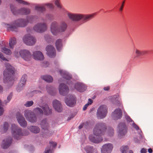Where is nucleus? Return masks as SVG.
<instances>
[{"label":"nucleus","instance_id":"1","mask_svg":"<svg viewBox=\"0 0 153 153\" xmlns=\"http://www.w3.org/2000/svg\"><path fill=\"white\" fill-rule=\"evenodd\" d=\"M54 4L57 7L62 9V11L66 13L69 18L73 21L78 22L82 20L83 23H86L92 19L95 16L96 13L83 14L79 13H71L64 8L60 3V0H54Z\"/></svg>","mask_w":153,"mask_h":153},{"label":"nucleus","instance_id":"2","mask_svg":"<svg viewBox=\"0 0 153 153\" xmlns=\"http://www.w3.org/2000/svg\"><path fill=\"white\" fill-rule=\"evenodd\" d=\"M106 129V127L104 123H97L94 129V135H91L89 136L90 140L95 143L100 142L102 140V138L101 136L105 134Z\"/></svg>","mask_w":153,"mask_h":153},{"label":"nucleus","instance_id":"3","mask_svg":"<svg viewBox=\"0 0 153 153\" xmlns=\"http://www.w3.org/2000/svg\"><path fill=\"white\" fill-rule=\"evenodd\" d=\"M35 16H31L28 17L27 19L21 18L15 21L13 25H7V29L12 31H17L18 27H24L26 26L29 22H31L35 19Z\"/></svg>","mask_w":153,"mask_h":153},{"label":"nucleus","instance_id":"4","mask_svg":"<svg viewBox=\"0 0 153 153\" xmlns=\"http://www.w3.org/2000/svg\"><path fill=\"white\" fill-rule=\"evenodd\" d=\"M34 112L29 110H26L24 111V116L26 119L32 123H34L36 121V117L35 114L37 115L42 116L43 111L39 108H35L33 110Z\"/></svg>","mask_w":153,"mask_h":153},{"label":"nucleus","instance_id":"5","mask_svg":"<svg viewBox=\"0 0 153 153\" xmlns=\"http://www.w3.org/2000/svg\"><path fill=\"white\" fill-rule=\"evenodd\" d=\"M11 128L13 137L16 139H19L22 136L27 135L29 134L28 131L26 130L22 131L21 128L14 124L12 125Z\"/></svg>","mask_w":153,"mask_h":153},{"label":"nucleus","instance_id":"6","mask_svg":"<svg viewBox=\"0 0 153 153\" xmlns=\"http://www.w3.org/2000/svg\"><path fill=\"white\" fill-rule=\"evenodd\" d=\"M5 65L6 69L4 71L3 73L4 81V82H7L8 83L12 82L14 79V71L9 64L7 63Z\"/></svg>","mask_w":153,"mask_h":153},{"label":"nucleus","instance_id":"7","mask_svg":"<svg viewBox=\"0 0 153 153\" xmlns=\"http://www.w3.org/2000/svg\"><path fill=\"white\" fill-rule=\"evenodd\" d=\"M10 7L11 11L14 15L18 14L22 15H27L30 12V10L29 8H22L17 10L16 8L12 4L10 5Z\"/></svg>","mask_w":153,"mask_h":153},{"label":"nucleus","instance_id":"8","mask_svg":"<svg viewBox=\"0 0 153 153\" xmlns=\"http://www.w3.org/2000/svg\"><path fill=\"white\" fill-rule=\"evenodd\" d=\"M107 113V108L105 105L100 106L97 109V116L99 119L104 118L106 116Z\"/></svg>","mask_w":153,"mask_h":153},{"label":"nucleus","instance_id":"9","mask_svg":"<svg viewBox=\"0 0 153 153\" xmlns=\"http://www.w3.org/2000/svg\"><path fill=\"white\" fill-rule=\"evenodd\" d=\"M35 31L39 33H42L47 29V25L45 23H38L35 25L33 27Z\"/></svg>","mask_w":153,"mask_h":153},{"label":"nucleus","instance_id":"10","mask_svg":"<svg viewBox=\"0 0 153 153\" xmlns=\"http://www.w3.org/2000/svg\"><path fill=\"white\" fill-rule=\"evenodd\" d=\"M23 40L24 42L28 45H33L36 42V39L30 34L25 35L23 38Z\"/></svg>","mask_w":153,"mask_h":153},{"label":"nucleus","instance_id":"11","mask_svg":"<svg viewBox=\"0 0 153 153\" xmlns=\"http://www.w3.org/2000/svg\"><path fill=\"white\" fill-rule=\"evenodd\" d=\"M19 54L21 57L25 60L28 61L31 59L32 54L28 50H22L19 52Z\"/></svg>","mask_w":153,"mask_h":153},{"label":"nucleus","instance_id":"12","mask_svg":"<svg viewBox=\"0 0 153 153\" xmlns=\"http://www.w3.org/2000/svg\"><path fill=\"white\" fill-rule=\"evenodd\" d=\"M66 104L70 107H73L76 103V100L75 97L72 95H68L65 99Z\"/></svg>","mask_w":153,"mask_h":153},{"label":"nucleus","instance_id":"13","mask_svg":"<svg viewBox=\"0 0 153 153\" xmlns=\"http://www.w3.org/2000/svg\"><path fill=\"white\" fill-rule=\"evenodd\" d=\"M16 118L20 126L22 127H25L27 126V122L25 119L19 112L16 114Z\"/></svg>","mask_w":153,"mask_h":153},{"label":"nucleus","instance_id":"14","mask_svg":"<svg viewBox=\"0 0 153 153\" xmlns=\"http://www.w3.org/2000/svg\"><path fill=\"white\" fill-rule=\"evenodd\" d=\"M59 91L61 95L65 96L68 93L69 91L68 87L66 85L61 83L59 86Z\"/></svg>","mask_w":153,"mask_h":153},{"label":"nucleus","instance_id":"15","mask_svg":"<svg viewBox=\"0 0 153 153\" xmlns=\"http://www.w3.org/2000/svg\"><path fill=\"white\" fill-rule=\"evenodd\" d=\"M59 24L56 21L52 22L51 25V30L52 34L56 35L58 33Z\"/></svg>","mask_w":153,"mask_h":153},{"label":"nucleus","instance_id":"16","mask_svg":"<svg viewBox=\"0 0 153 153\" xmlns=\"http://www.w3.org/2000/svg\"><path fill=\"white\" fill-rule=\"evenodd\" d=\"M46 51L48 55L51 57H53L56 55L55 50L53 47L51 45H48Z\"/></svg>","mask_w":153,"mask_h":153},{"label":"nucleus","instance_id":"17","mask_svg":"<svg viewBox=\"0 0 153 153\" xmlns=\"http://www.w3.org/2000/svg\"><path fill=\"white\" fill-rule=\"evenodd\" d=\"M53 106L55 110L59 112L62 111V105L60 102L56 100H54L53 102Z\"/></svg>","mask_w":153,"mask_h":153},{"label":"nucleus","instance_id":"18","mask_svg":"<svg viewBox=\"0 0 153 153\" xmlns=\"http://www.w3.org/2000/svg\"><path fill=\"white\" fill-rule=\"evenodd\" d=\"M122 115V112L121 110L119 108L116 109L112 114L113 118L114 120L120 118Z\"/></svg>","mask_w":153,"mask_h":153},{"label":"nucleus","instance_id":"19","mask_svg":"<svg viewBox=\"0 0 153 153\" xmlns=\"http://www.w3.org/2000/svg\"><path fill=\"white\" fill-rule=\"evenodd\" d=\"M113 146L111 143L106 144L103 145L101 149L102 153H110L111 152Z\"/></svg>","mask_w":153,"mask_h":153},{"label":"nucleus","instance_id":"20","mask_svg":"<svg viewBox=\"0 0 153 153\" xmlns=\"http://www.w3.org/2000/svg\"><path fill=\"white\" fill-rule=\"evenodd\" d=\"M75 88L79 91L83 92L86 89V87L83 83L77 82L75 85Z\"/></svg>","mask_w":153,"mask_h":153},{"label":"nucleus","instance_id":"21","mask_svg":"<svg viewBox=\"0 0 153 153\" xmlns=\"http://www.w3.org/2000/svg\"><path fill=\"white\" fill-rule=\"evenodd\" d=\"M119 136L124 135L126 133V127L124 123H121L119 125Z\"/></svg>","mask_w":153,"mask_h":153},{"label":"nucleus","instance_id":"22","mask_svg":"<svg viewBox=\"0 0 153 153\" xmlns=\"http://www.w3.org/2000/svg\"><path fill=\"white\" fill-rule=\"evenodd\" d=\"M12 141V138L9 137L7 139L4 140L1 145V147L3 149H7L11 145Z\"/></svg>","mask_w":153,"mask_h":153},{"label":"nucleus","instance_id":"23","mask_svg":"<svg viewBox=\"0 0 153 153\" xmlns=\"http://www.w3.org/2000/svg\"><path fill=\"white\" fill-rule=\"evenodd\" d=\"M41 108L43 109V114H44V115H49L52 114V110L48 105H45L41 107Z\"/></svg>","mask_w":153,"mask_h":153},{"label":"nucleus","instance_id":"24","mask_svg":"<svg viewBox=\"0 0 153 153\" xmlns=\"http://www.w3.org/2000/svg\"><path fill=\"white\" fill-rule=\"evenodd\" d=\"M33 56L34 59L36 60H42L44 59V56L42 53L39 51L33 52Z\"/></svg>","mask_w":153,"mask_h":153},{"label":"nucleus","instance_id":"25","mask_svg":"<svg viewBox=\"0 0 153 153\" xmlns=\"http://www.w3.org/2000/svg\"><path fill=\"white\" fill-rule=\"evenodd\" d=\"M59 72L61 76L64 78L68 80H70L71 78V75L67 72L62 70H60Z\"/></svg>","mask_w":153,"mask_h":153},{"label":"nucleus","instance_id":"26","mask_svg":"<svg viewBox=\"0 0 153 153\" xmlns=\"http://www.w3.org/2000/svg\"><path fill=\"white\" fill-rule=\"evenodd\" d=\"M67 28V25L66 23L64 22H61L59 27L58 33L65 31Z\"/></svg>","mask_w":153,"mask_h":153},{"label":"nucleus","instance_id":"27","mask_svg":"<svg viewBox=\"0 0 153 153\" xmlns=\"http://www.w3.org/2000/svg\"><path fill=\"white\" fill-rule=\"evenodd\" d=\"M40 125L42 128L44 130H48L49 128V123L46 119H44L41 121Z\"/></svg>","mask_w":153,"mask_h":153},{"label":"nucleus","instance_id":"28","mask_svg":"<svg viewBox=\"0 0 153 153\" xmlns=\"http://www.w3.org/2000/svg\"><path fill=\"white\" fill-rule=\"evenodd\" d=\"M28 128L31 132L35 134L39 133L40 129L39 127L36 126H31L28 127Z\"/></svg>","mask_w":153,"mask_h":153},{"label":"nucleus","instance_id":"29","mask_svg":"<svg viewBox=\"0 0 153 153\" xmlns=\"http://www.w3.org/2000/svg\"><path fill=\"white\" fill-rule=\"evenodd\" d=\"M62 40L59 39L56 40V46L58 51H60L62 47Z\"/></svg>","mask_w":153,"mask_h":153},{"label":"nucleus","instance_id":"30","mask_svg":"<svg viewBox=\"0 0 153 153\" xmlns=\"http://www.w3.org/2000/svg\"><path fill=\"white\" fill-rule=\"evenodd\" d=\"M35 9L37 11L43 12L45 11L46 9L44 4L42 5H38L35 6Z\"/></svg>","mask_w":153,"mask_h":153},{"label":"nucleus","instance_id":"31","mask_svg":"<svg viewBox=\"0 0 153 153\" xmlns=\"http://www.w3.org/2000/svg\"><path fill=\"white\" fill-rule=\"evenodd\" d=\"M41 78L46 82H51L53 81L52 77L50 75H46L42 76H41Z\"/></svg>","mask_w":153,"mask_h":153},{"label":"nucleus","instance_id":"32","mask_svg":"<svg viewBox=\"0 0 153 153\" xmlns=\"http://www.w3.org/2000/svg\"><path fill=\"white\" fill-rule=\"evenodd\" d=\"M16 43V39L14 37L11 38L9 42V44L10 48H13L14 45H15Z\"/></svg>","mask_w":153,"mask_h":153},{"label":"nucleus","instance_id":"33","mask_svg":"<svg viewBox=\"0 0 153 153\" xmlns=\"http://www.w3.org/2000/svg\"><path fill=\"white\" fill-rule=\"evenodd\" d=\"M27 78V76L26 75L24 74L22 76L20 82L21 85H22V86H25Z\"/></svg>","mask_w":153,"mask_h":153},{"label":"nucleus","instance_id":"34","mask_svg":"<svg viewBox=\"0 0 153 153\" xmlns=\"http://www.w3.org/2000/svg\"><path fill=\"white\" fill-rule=\"evenodd\" d=\"M2 51L7 55H10L11 54V51L9 49L5 47L2 48Z\"/></svg>","mask_w":153,"mask_h":153},{"label":"nucleus","instance_id":"35","mask_svg":"<svg viewBox=\"0 0 153 153\" xmlns=\"http://www.w3.org/2000/svg\"><path fill=\"white\" fill-rule=\"evenodd\" d=\"M134 51L135 53L136 54V56L134 58L135 59V58L141 56V51H140L137 49L136 48L134 49Z\"/></svg>","mask_w":153,"mask_h":153},{"label":"nucleus","instance_id":"36","mask_svg":"<svg viewBox=\"0 0 153 153\" xmlns=\"http://www.w3.org/2000/svg\"><path fill=\"white\" fill-rule=\"evenodd\" d=\"M107 134L110 136H112L114 134V131L113 128H109Z\"/></svg>","mask_w":153,"mask_h":153},{"label":"nucleus","instance_id":"37","mask_svg":"<svg viewBox=\"0 0 153 153\" xmlns=\"http://www.w3.org/2000/svg\"><path fill=\"white\" fill-rule=\"evenodd\" d=\"M9 128V125L7 122L4 123L3 126V130L4 132L7 131Z\"/></svg>","mask_w":153,"mask_h":153},{"label":"nucleus","instance_id":"38","mask_svg":"<svg viewBox=\"0 0 153 153\" xmlns=\"http://www.w3.org/2000/svg\"><path fill=\"white\" fill-rule=\"evenodd\" d=\"M46 89L48 92L51 95H53V93L52 91V88L51 86H48L46 87Z\"/></svg>","mask_w":153,"mask_h":153},{"label":"nucleus","instance_id":"39","mask_svg":"<svg viewBox=\"0 0 153 153\" xmlns=\"http://www.w3.org/2000/svg\"><path fill=\"white\" fill-rule=\"evenodd\" d=\"M33 104L32 101H27L24 104V105L26 107H29L31 106Z\"/></svg>","mask_w":153,"mask_h":153},{"label":"nucleus","instance_id":"40","mask_svg":"<svg viewBox=\"0 0 153 153\" xmlns=\"http://www.w3.org/2000/svg\"><path fill=\"white\" fill-rule=\"evenodd\" d=\"M128 149L127 146H123L121 149L122 153H127V151Z\"/></svg>","mask_w":153,"mask_h":153},{"label":"nucleus","instance_id":"41","mask_svg":"<svg viewBox=\"0 0 153 153\" xmlns=\"http://www.w3.org/2000/svg\"><path fill=\"white\" fill-rule=\"evenodd\" d=\"M25 86H22V85H20V83H19V85L17 88V91L18 92L20 91L21 90H23V87Z\"/></svg>","mask_w":153,"mask_h":153},{"label":"nucleus","instance_id":"42","mask_svg":"<svg viewBox=\"0 0 153 153\" xmlns=\"http://www.w3.org/2000/svg\"><path fill=\"white\" fill-rule=\"evenodd\" d=\"M12 94L11 93L10 94L7 96V102H6V101H4V103L6 104L7 103L9 102L10 100H11L12 97Z\"/></svg>","mask_w":153,"mask_h":153},{"label":"nucleus","instance_id":"43","mask_svg":"<svg viewBox=\"0 0 153 153\" xmlns=\"http://www.w3.org/2000/svg\"><path fill=\"white\" fill-rule=\"evenodd\" d=\"M1 105V101L0 100V116L3 114L4 112V108Z\"/></svg>","mask_w":153,"mask_h":153},{"label":"nucleus","instance_id":"44","mask_svg":"<svg viewBox=\"0 0 153 153\" xmlns=\"http://www.w3.org/2000/svg\"><path fill=\"white\" fill-rule=\"evenodd\" d=\"M16 1L19 3L22 4H23L27 5L28 4V2L22 0H16Z\"/></svg>","mask_w":153,"mask_h":153},{"label":"nucleus","instance_id":"45","mask_svg":"<svg viewBox=\"0 0 153 153\" xmlns=\"http://www.w3.org/2000/svg\"><path fill=\"white\" fill-rule=\"evenodd\" d=\"M45 6H46L48 7L51 9H53V5L51 3H47L45 4Z\"/></svg>","mask_w":153,"mask_h":153},{"label":"nucleus","instance_id":"46","mask_svg":"<svg viewBox=\"0 0 153 153\" xmlns=\"http://www.w3.org/2000/svg\"><path fill=\"white\" fill-rule=\"evenodd\" d=\"M49 144L53 148L55 147L57 145L56 143L55 142L50 141L49 142Z\"/></svg>","mask_w":153,"mask_h":153},{"label":"nucleus","instance_id":"47","mask_svg":"<svg viewBox=\"0 0 153 153\" xmlns=\"http://www.w3.org/2000/svg\"><path fill=\"white\" fill-rule=\"evenodd\" d=\"M0 58L4 61L7 60V59L4 56L3 54L1 53H0Z\"/></svg>","mask_w":153,"mask_h":153},{"label":"nucleus","instance_id":"48","mask_svg":"<svg viewBox=\"0 0 153 153\" xmlns=\"http://www.w3.org/2000/svg\"><path fill=\"white\" fill-rule=\"evenodd\" d=\"M125 1H123L122 4L121 5V6L119 10L120 11H122L123 10V8L124 4L125 3Z\"/></svg>","mask_w":153,"mask_h":153},{"label":"nucleus","instance_id":"49","mask_svg":"<svg viewBox=\"0 0 153 153\" xmlns=\"http://www.w3.org/2000/svg\"><path fill=\"white\" fill-rule=\"evenodd\" d=\"M44 37L47 41H48L49 39L51 38L50 36L48 34H45L44 36Z\"/></svg>","mask_w":153,"mask_h":153},{"label":"nucleus","instance_id":"50","mask_svg":"<svg viewBox=\"0 0 153 153\" xmlns=\"http://www.w3.org/2000/svg\"><path fill=\"white\" fill-rule=\"evenodd\" d=\"M148 52V51L146 50L141 51V56H143L146 55Z\"/></svg>","mask_w":153,"mask_h":153},{"label":"nucleus","instance_id":"51","mask_svg":"<svg viewBox=\"0 0 153 153\" xmlns=\"http://www.w3.org/2000/svg\"><path fill=\"white\" fill-rule=\"evenodd\" d=\"M132 126L133 127L135 128L137 130H138L139 129V127L134 123H133L132 124Z\"/></svg>","mask_w":153,"mask_h":153},{"label":"nucleus","instance_id":"52","mask_svg":"<svg viewBox=\"0 0 153 153\" xmlns=\"http://www.w3.org/2000/svg\"><path fill=\"white\" fill-rule=\"evenodd\" d=\"M43 63V66L45 67H47L49 65V63L47 61H44Z\"/></svg>","mask_w":153,"mask_h":153},{"label":"nucleus","instance_id":"53","mask_svg":"<svg viewBox=\"0 0 153 153\" xmlns=\"http://www.w3.org/2000/svg\"><path fill=\"white\" fill-rule=\"evenodd\" d=\"M89 105L88 103L86 104L83 107V110L84 111L87 108V107Z\"/></svg>","mask_w":153,"mask_h":153},{"label":"nucleus","instance_id":"54","mask_svg":"<svg viewBox=\"0 0 153 153\" xmlns=\"http://www.w3.org/2000/svg\"><path fill=\"white\" fill-rule=\"evenodd\" d=\"M141 153H146V150L144 148L141 149L140 151Z\"/></svg>","mask_w":153,"mask_h":153},{"label":"nucleus","instance_id":"55","mask_svg":"<svg viewBox=\"0 0 153 153\" xmlns=\"http://www.w3.org/2000/svg\"><path fill=\"white\" fill-rule=\"evenodd\" d=\"M126 119L129 122L133 121L132 119H131L130 117L129 116H128L126 117Z\"/></svg>","mask_w":153,"mask_h":153},{"label":"nucleus","instance_id":"56","mask_svg":"<svg viewBox=\"0 0 153 153\" xmlns=\"http://www.w3.org/2000/svg\"><path fill=\"white\" fill-rule=\"evenodd\" d=\"M50 151V149H47L46 148L45 149V153H49V152Z\"/></svg>","mask_w":153,"mask_h":153},{"label":"nucleus","instance_id":"57","mask_svg":"<svg viewBox=\"0 0 153 153\" xmlns=\"http://www.w3.org/2000/svg\"><path fill=\"white\" fill-rule=\"evenodd\" d=\"M51 15L50 14H47L46 15V17L47 19H50L51 18Z\"/></svg>","mask_w":153,"mask_h":153},{"label":"nucleus","instance_id":"58","mask_svg":"<svg viewBox=\"0 0 153 153\" xmlns=\"http://www.w3.org/2000/svg\"><path fill=\"white\" fill-rule=\"evenodd\" d=\"M93 102V100L90 99H89L88 100V103L89 104V105H91L92 103Z\"/></svg>","mask_w":153,"mask_h":153},{"label":"nucleus","instance_id":"59","mask_svg":"<svg viewBox=\"0 0 153 153\" xmlns=\"http://www.w3.org/2000/svg\"><path fill=\"white\" fill-rule=\"evenodd\" d=\"M103 89L105 91H108L110 89V87L109 86L105 87Z\"/></svg>","mask_w":153,"mask_h":153},{"label":"nucleus","instance_id":"60","mask_svg":"<svg viewBox=\"0 0 153 153\" xmlns=\"http://www.w3.org/2000/svg\"><path fill=\"white\" fill-rule=\"evenodd\" d=\"M148 151L149 153H152V150L151 148L149 149L148 150Z\"/></svg>","mask_w":153,"mask_h":153},{"label":"nucleus","instance_id":"61","mask_svg":"<svg viewBox=\"0 0 153 153\" xmlns=\"http://www.w3.org/2000/svg\"><path fill=\"white\" fill-rule=\"evenodd\" d=\"M83 126V125L82 124H81L79 126V129H81L82 128Z\"/></svg>","mask_w":153,"mask_h":153},{"label":"nucleus","instance_id":"62","mask_svg":"<svg viewBox=\"0 0 153 153\" xmlns=\"http://www.w3.org/2000/svg\"><path fill=\"white\" fill-rule=\"evenodd\" d=\"M74 116H75V115H74L73 114L71 116V117H70V118L68 120H70L71 118H73L74 117Z\"/></svg>","mask_w":153,"mask_h":153},{"label":"nucleus","instance_id":"63","mask_svg":"<svg viewBox=\"0 0 153 153\" xmlns=\"http://www.w3.org/2000/svg\"><path fill=\"white\" fill-rule=\"evenodd\" d=\"M3 91L2 87L0 85V92H2Z\"/></svg>","mask_w":153,"mask_h":153},{"label":"nucleus","instance_id":"64","mask_svg":"<svg viewBox=\"0 0 153 153\" xmlns=\"http://www.w3.org/2000/svg\"><path fill=\"white\" fill-rule=\"evenodd\" d=\"M116 96H115L114 97V98H115L116 100H118V96L117 97H116Z\"/></svg>","mask_w":153,"mask_h":153}]
</instances>
